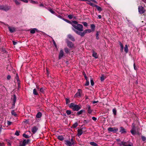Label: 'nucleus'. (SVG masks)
<instances>
[{
	"instance_id": "nucleus-1",
	"label": "nucleus",
	"mask_w": 146,
	"mask_h": 146,
	"mask_svg": "<svg viewBox=\"0 0 146 146\" xmlns=\"http://www.w3.org/2000/svg\"><path fill=\"white\" fill-rule=\"evenodd\" d=\"M73 24H72V25L73 27L72 30L75 32L74 30L81 32L83 31V26L81 24H78L77 21H73Z\"/></svg>"
},
{
	"instance_id": "nucleus-2",
	"label": "nucleus",
	"mask_w": 146,
	"mask_h": 146,
	"mask_svg": "<svg viewBox=\"0 0 146 146\" xmlns=\"http://www.w3.org/2000/svg\"><path fill=\"white\" fill-rule=\"evenodd\" d=\"M70 107L72 109V110L74 111H78L80 110L81 108V105H77L75 104L74 103H71L70 104Z\"/></svg>"
},
{
	"instance_id": "nucleus-3",
	"label": "nucleus",
	"mask_w": 146,
	"mask_h": 146,
	"mask_svg": "<svg viewBox=\"0 0 146 146\" xmlns=\"http://www.w3.org/2000/svg\"><path fill=\"white\" fill-rule=\"evenodd\" d=\"M75 32L78 35L81 36H84L87 33H90L92 32V31L90 29H87L84 30L83 32H79L74 30Z\"/></svg>"
},
{
	"instance_id": "nucleus-4",
	"label": "nucleus",
	"mask_w": 146,
	"mask_h": 146,
	"mask_svg": "<svg viewBox=\"0 0 146 146\" xmlns=\"http://www.w3.org/2000/svg\"><path fill=\"white\" fill-rule=\"evenodd\" d=\"M65 144L67 146H71L74 145V144L75 140L73 138H72L70 141L66 140L65 141Z\"/></svg>"
},
{
	"instance_id": "nucleus-5",
	"label": "nucleus",
	"mask_w": 146,
	"mask_h": 146,
	"mask_svg": "<svg viewBox=\"0 0 146 146\" xmlns=\"http://www.w3.org/2000/svg\"><path fill=\"white\" fill-rule=\"evenodd\" d=\"M118 144L121 146H133L132 143H130L128 142H125L122 141L119 143Z\"/></svg>"
},
{
	"instance_id": "nucleus-6",
	"label": "nucleus",
	"mask_w": 146,
	"mask_h": 146,
	"mask_svg": "<svg viewBox=\"0 0 146 146\" xmlns=\"http://www.w3.org/2000/svg\"><path fill=\"white\" fill-rule=\"evenodd\" d=\"M108 130L109 132H112L115 133L118 131V129L115 127H109L108 128Z\"/></svg>"
},
{
	"instance_id": "nucleus-7",
	"label": "nucleus",
	"mask_w": 146,
	"mask_h": 146,
	"mask_svg": "<svg viewBox=\"0 0 146 146\" xmlns=\"http://www.w3.org/2000/svg\"><path fill=\"white\" fill-rule=\"evenodd\" d=\"M30 141L29 139H27V140L24 139L22 144H20V146H25Z\"/></svg>"
},
{
	"instance_id": "nucleus-8",
	"label": "nucleus",
	"mask_w": 146,
	"mask_h": 146,
	"mask_svg": "<svg viewBox=\"0 0 146 146\" xmlns=\"http://www.w3.org/2000/svg\"><path fill=\"white\" fill-rule=\"evenodd\" d=\"M138 9L139 12L140 14H143L145 12L144 8L141 6H139Z\"/></svg>"
},
{
	"instance_id": "nucleus-9",
	"label": "nucleus",
	"mask_w": 146,
	"mask_h": 146,
	"mask_svg": "<svg viewBox=\"0 0 146 146\" xmlns=\"http://www.w3.org/2000/svg\"><path fill=\"white\" fill-rule=\"evenodd\" d=\"M82 92V90L80 89L78 90V92L74 95V97L78 98L81 96V94Z\"/></svg>"
},
{
	"instance_id": "nucleus-10",
	"label": "nucleus",
	"mask_w": 146,
	"mask_h": 146,
	"mask_svg": "<svg viewBox=\"0 0 146 146\" xmlns=\"http://www.w3.org/2000/svg\"><path fill=\"white\" fill-rule=\"evenodd\" d=\"M9 9L10 8L9 7L7 6H0V9L4 10L5 11H7L9 10Z\"/></svg>"
},
{
	"instance_id": "nucleus-11",
	"label": "nucleus",
	"mask_w": 146,
	"mask_h": 146,
	"mask_svg": "<svg viewBox=\"0 0 146 146\" xmlns=\"http://www.w3.org/2000/svg\"><path fill=\"white\" fill-rule=\"evenodd\" d=\"M86 107L88 113L90 114H91L92 111V110L91 109V107L88 105H87L86 106Z\"/></svg>"
},
{
	"instance_id": "nucleus-12",
	"label": "nucleus",
	"mask_w": 146,
	"mask_h": 146,
	"mask_svg": "<svg viewBox=\"0 0 146 146\" xmlns=\"http://www.w3.org/2000/svg\"><path fill=\"white\" fill-rule=\"evenodd\" d=\"M7 26H8L9 30L10 32L12 33L15 31V28L10 27L8 25H7Z\"/></svg>"
},
{
	"instance_id": "nucleus-13",
	"label": "nucleus",
	"mask_w": 146,
	"mask_h": 146,
	"mask_svg": "<svg viewBox=\"0 0 146 146\" xmlns=\"http://www.w3.org/2000/svg\"><path fill=\"white\" fill-rule=\"evenodd\" d=\"M64 56V52L62 50H61L60 52L58 58L59 59H60Z\"/></svg>"
},
{
	"instance_id": "nucleus-14",
	"label": "nucleus",
	"mask_w": 146,
	"mask_h": 146,
	"mask_svg": "<svg viewBox=\"0 0 146 146\" xmlns=\"http://www.w3.org/2000/svg\"><path fill=\"white\" fill-rule=\"evenodd\" d=\"M38 130V128L36 126H34L32 128L31 131L32 132L35 134Z\"/></svg>"
},
{
	"instance_id": "nucleus-15",
	"label": "nucleus",
	"mask_w": 146,
	"mask_h": 146,
	"mask_svg": "<svg viewBox=\"0 0 146 146\" xmlns=\"http://www.w3.org/2000/svg\"><path fill=\"white\" fill-rule=\"evenodd\" d=\"M68 46L70 48H73L74 46V44L72 42L70 41H68L67 42Z\"/></svg>"
},
{
	"instance_id": "nucleus-16",
	"label": "nucleus",
	"mask_w": 146,
	"mask_h": 146,
	"mask_svg": "<svg viewBox=\"0 0 146 146\" xmlns=\"http://www.w3.org/2000/svg\"><path fill=\"white\" fill-rule=\"evenodd\" d=\"M133 123L132 124V125H133ZM131 132L132 134L134 135L136 133L135 130V127L134 125H133V128L131 130Z\"/></svg>"
},
{
	"instance_id": "nucleus-17",
	"label": "nucleus",
	"mask_w": 146,
	"mask_h": 146,
	"mask_svg": "<svg viewBox=\"0 0 146 146\" xmlns=\"http://www.w3.org/2000/svg\"><path fill=\"white\" fill-rule=\"evenodd\" d=\"M77 135L78 136H80L83 133V131L82 129H78L77 130Z\"/></svg>"
},
{
	"instance_id": "nucleus-18",
	"label": "nucleus",
	"mask_w": 146,
	"mask_h": 146,
	"mask_svg": "<svg viewBox=\"0 0 146 146\" xmlns=\"http://www.w3.org/2000/svg\"><path fill=\"white\" fill-rule=\"evenodd\" d=\"M16 96L15 95H13V107H14L15 106V103L16 102Z\"/></svg>"
},
{
	"instance_id": "nucleus-19",
	"label": "nucleus",
	"mask_w": 146,
	"mask_h": 146,
	"mask_svg": "<svg viewBox=\"0 0 146 146\" xmlns=\"http://www.w3.org/2000/svg\"><path fill=\"white\" fill-rule=\"evenodd\" d=\"M120 130L119 132L121 133H126V131L125 130L123 127H120Z\"/></svg>"
},
{
	"instance_id": "nucleus-20",
	"label": "nucleus",
	"mask_w": 146,
	"mask_h": 146,
	"mask_svg": "<svg viewBox=\"0 0 146 146\" xmlns=\"http://www.w3.org/2000/svg\"><path fill=\"white\" fill-rule=\"evenodd\" d=\"M90 28H91V30L92 32H94L95 31V26L94 25L92 24L90 25Z\"/></svg>"
},
{
	"instance_id": "nucleus-21",
	"label": "nucleus",
	"mask_w": 146,
	"mask_h": 146,
	"mask_svg": "<svg viewBox=\"0 0 146 146\" xmlns=\"http://www.w3.org/2000/svg\"><path fill=\"white\" fill-rule=\"evenodd\" d=\"M68 38L72 41H75V39L73 36L71 35H68Z\"/></svg>"
},
{
	"instance_id": "nucleus-22",
	"label": "nucleus",
	"mask_w": 146,
	"mask_h": 146,
	"mask_svg": "<svg viewBox=\"0 0 146 146\" xmlns=\"http://www.w3.org/2000/svg\"><path fill=\"white\" fill-rule=\"evenodd\" d=\"M23 136L26 138H28L31 136V135H29L27 134H26V133H24L23 134Z\"/></svg>"
},
{
	"instance_id": "nucleus-23",
	"label": "nucleus",
	"mask_w": 146,
	"mask_h": 146,
	"mask_svg": "<svg viewBox=\"0 0 146 146\" xmlns=\"http://www.w3.org/2000/svg\"><path fill=\"white\" fill-rule=\"evenodd\" d=\"M42 114L41 113L39 112H38L37 114H36V117L37 118H39L41 117L42 116Z\"/></svg>"
},
{
	"instance_id": "nucleus-24",
	"label": "nucleus",
	"mask_w": 146,
	"mask_h": 146,
	"mask_svg": "<svg viewBox=\"0 0 146 146\" xmlns=\"http://www.w3.org/2000/svg\"><path fill=\"white\" fill-rule=\"evenodd\" d=\"M58 139L60 141H62L64 139V137L62 135H59L57 137Z\"/></svg>"
},
{
	"instance_id": "nucleus-25",
	"label": "nucleus",
	"mask_w": 146,
	"mask_h": 146,
	"mask_svg": "<svg viewBox=\"0 0 146 146\" xmlns=\"http://www.w3.org/2000/svg\"><path fill=\"white\" fill-rule=\"evenodd\" d=\"M37 29L36 28H34L31 30L30 33L32 34H34L35 33V31H37Z\"/></svg>"
},
{
	"instance_id": "nucleus-26",
	"label": "nucleus",
	"mask_w": 146,
	"mask_h": 146,
	"mask_svg": "<svg viewBox=\"0 0 146 146\" xmlns=\"http://www.w3.org/2000/svg\"><path fill=\"white\" fill-rule=\"evenodd\" d=\"M92 56L95 58H97L98 57L97 53L95 52L94 51H93Z\"/></svg>"
},
{
	"instance_id": "nucleus-27",
	"label": "nucleus",
	"mask_w": 146,
	"mask_h": 146,
	"mask_svg": "<svg viewBox=\"0 0 146 146\" xmlns=\"http://www.w3.org/2000/svg\"><path fill=\"white\" fill-rule=\"evenodd\" d=\"M124 51L126 53H127L128 51V49L127 46V44H126L125 45V47H124Z\"/></svg>"
},
{
	"instance_id": "nucleus-28",
	"label": "nucleus",
	"mask_w": 146,
	"mask_h": 146,
	"mask_svg": "<svg viewBox=\"0 0 146 146\" xmlns=\"http://www.w3.org/2000/svg\"><path fill=\"white\" fill-rule=\"evenodd\" d=\"M45 90V88H41L40 90V92L42 93H44V91Z\"/></svg>"
},
{
	"instance_id": "nucleus-29",
	"label": "nucleus",
	"mask_w": 146,
	"mask_h": 146,
	"mask_svg": "<svg viewBox=\"0 0 146 146\" xmlns=\"http://www.w3.org/2000/svg\"><path fill=\"white\" fill-rule=\"evenodd\" d=\"M62 19L64 21L66 22H67L69 23L71 25H72V24H73V21L72 22H71L69 21V20L66 19L64 18H62Z\"/></svg>"
},
{
	"instance_id": "nucleus-30",
	"label": "nucleus",
	"mask_w": 146,
	"mask_h": 146,
	"mask_svg": "<svg viewBox=\"0 0 146 146\" xmlns=\"http://www.w3.org/2000/svg\"><path fill=\"white\" fill-rule=\"evenodd\" d=\"M90 144L93 146H98L97 144L94 142H90Z\"/></svg>"
},
{
	"instance_id": "nucleus-31",
	"label": "nucleus",
	"mask_w": 146,
	"mask_h": 146,
	"mask_svg": "<svg viewBox=\"0 0 146 146\" xmlns=\"http://www.w3.org/2000/svg\"><path fill=\"white\" fill-rule=\"evenodd\" d=\"M95 7H96L97 10L100 11H101L102 10L101 7L96 5L95 6Z\"/></svg>"
},
{
	"instance_id": "nucleus-32",
	"label": "nucleus",
	"mask_w": 146,
	"mask_h": 146,
	"mask_svg": "<svg viewBox=\"0 0 146 146\" xmlns=\"http://www.w3.org/2000/svg\"><path fill=\"white\" fill-rule=\"evenodd\" d=\"M78 125V123L77 122H76L72 126V127L74 128H76Z\"/></svg>"
},
{
	"instance_id": "nucleus-33",
	"label": "nucleus",
	"mask_w": 146,
	"mask_h": 146,
	"mask_svg": "<svg viewBox=\"0 0 146 146\" xmlns=\"http://www.w3.org/2000/svg\"><path fill=\"white\" fill-rule=\"evenodd\" d=\"M84 111H85L84 110H80V111L78 112L77 113V114L78 115H79L81 114L83 112H84Z\"/></svg>"
},
{
	"instance_id": "nucleus-34",
	"label": "nucleus",
	"mask_w": 146,
	"mask_h": 146,
	"mask_svg": "<svg viewBox=\"0 0 146 146\" xmlns=\"http://www.w3.org/2000/svg\"><path fill=\"white\" fill-rule=\"evenodd\" d=\"M119 44L121 48V52H122L123 49V46L122 44L120 42Z\"/></svg>"
},
{
	"instance_id": "nucleus-35",
	"label": "nucleus",
	"mask_w": 146,
	"mask_h": 146,
	"mask_svg": "<svg viewBox=\"0 0 146 146\" xmlns=\"http://www.w3.org/2000/svg\"><path fill=\"white\" fill-rule=\"evenodd\" d=\"M99 32L98 31H97L96 32V38L98 40L99 39Z\"/></svg>"
},
{
	"instance_id": "nucleus-36",
	"label": "nucleus",
	"mask_w": 146,
	"mask_h": 146,
	"mask_svg": "<svg viewBox=\"0 0 146 146\" xmlns=\"http://www.w3.org/2000/svg\"><path fill=\"white\" fill-rule=\"evenodd\" d=\"M90 83H91V85L92 86H93L94 85V81L93 80L92 78L91 77H90Z\"/></svg>"
},
{
	"instance_id": "nucleus-37",
	"label": "nucleus",
	"mask_w": 146,
	"mask_h": 146,
	"mask_svg": "<svg viewBox=\"0 0 146 146\" xmlns=\"http://www.w3.org/2000/svg\"><path fill=\"white\" fill-rule=\"evenodd\" d=\"M33 93L35 95H37L38 93L37 92L36 90L35 89H34L33 90Z\"/></svg>"
},
{
	"instance_id": "nucleus-38",
	"label": "nucleus",
	"mask_w": 146,
	"mask_h": 146,
	"mask_svg": "<svg viewBox=\"0 0 146 146\" xmlns=\"http://www.w3.org/2000/svg\"><path fill=\"white\" fill-rule=\"evenodd\" d=\"M112 111H113V114L115 115H116L117 111H116V109L115 108L113 109L112 110Z\"/></svg>"
},
{
	"instance_id": "nucleus-39",
	"label": "nucleus",
	"mask_w": 146,
	"mask_h": 146,
	"mask_svg": "<svg viewBox=\"0 0 146 146\" xmlns=\"http://www.w3.org/2000/svg\"><path fill=\"white\" fill-rule=\"evenodd\" d=\"M105 78H104V75H102V76L100 77V80L102 82L104 81Z\"/></svg>"
},
{
	"instance_id": "nucleus-40",
	"label": "nucleus",
	"mask_w": 146,
	"mask_h": 146,
	"mask_svg": "<svg viewBox=\"0 0 146 146\" xmlns=\"http://www.w3.org/2000/svg\"><path fill=\"white\" fill-rule=\"evenodd\" d=\"M48 10L52 13L53 14H54L55 13V12L53 11V10L51 9H48Z\"/></svg>"
},
{
	"instance_id": "nucleus-41",
	"label": "nucleus",
	"mask_w": 146,
	"mask_h": 146,
	"mask_svg": "<svg viewBox=\"0 0 146 146\" xmlns=\"http://www.w3.org/2000/svg\"><path fill=\"white\" fill-rule=\"evenodd\" d=\"M88 4L92 6H93V7H95V6L96 5H95V4H93V3H90V2L88 3Z\"/></svg>"
},
{
	"instance_id": "nucleus-42",
	"label": "nucleus",
	"mask_w": 146,
	"mask_h": 146,
	"mask_svg": "<svg viewBox=\"0 0 146 146\" xmlns=\"http://www.w3.org/2000/svg\"><path fill=\"white\" fill-rule=\"evenodd\" d=\"M64 50H65V52L67 53H68L69 52V50L67 48H64Z\"/></svg>"
},
{
	"instance_id": "nucleus-43",
	"label": "nucleus",
	"mask_w": 146,
	"mask_h": 146,
	"mask_svg": "<svg viewBox=\"0 0 146 146\" xmlns=\"http://www.w3.org/2000/svg\"><path fill=\"white\" fill-rule=\"evenodd\" d=\"M66 104H68V103L70 102V101L69 100V99L66 98Z\"/></svg>"
},
{
	"instance_id": "nucleus-44",
	"label": "nucleus",
	"mask_w": 146,
	"mask_h": 146,
	"mask_svg": "<svg viewBox=\"0 0 146 146\" xmlns=\"http://www.w3.org/2000/svg\"><path fill=\"white\" fill-rule=\"evenodd\" d=\"M11 114L15 116H16L17 115V114L15 112L14 110H13L11 112Z\"/></svg>"
},
{
	"instance_id": "nucleus-45",
	"label": "nucleus",
	"mask_w": 146,
	"mask_h": 146,
	"mask_svg": "<svg viewBox=\"0 0 146 146\" xmlns=\"http://www.w3.org/2000/svg\"><path fill=\"white\" fill-rule=\"evenodd\" d=\"M14 1L17 5H19L20 4V3L17 0H15Z\"/></svg>"
},
{
	"instance_id": "nucleus-46",
	"label": "nucleus",
	"mask_w": 146,
	"mask_h": 146,
	"mask_svg": "<svg viewBox=\"0 0 146 146\" xmlns=\"http://www.w3.org/2000/svg\"><path fill=\"white\" fill-rule=\"evenodd\" d=\"M66 113L68 115H69L71 114V112L70 110H67L66 111Z\"/></svg>"
},
{
	"instance_id": "nucleus-47",
	"label": "nucleus",
	"mask_w": 146,
	"mask_h": 146,
	"mask_svg": "<svg viewBox=\"0 0 146 146\" xmlns=\"http://www.w3.org/2000/svg\"><path fill=\"white\" fill-rule=\"evenodd\" d=\"M86 1H87L88 2H90V1H92L95 3H97L96 1L95 0H86Z\"/></svg>"
},
{
	"instance_id": "nucleus-48",
	"label": "nucleus",
	"mask_w": 146,
	"mask_h": 146,
	"mask_svg": "<svg viewBox=\"0 0 146 146\" xmlns=\"http://www.w3.org/2000/svg\"><path fill=\"white\" fill-rule=\"evenodd\" d=\"M86 83L85 84V85L86 86H88L89 85V82L88 81V80H86Z\"/></svg>"
},
{
	"instance_id": "nucleus-49",
	"label": "nucleus",
	"mask_w": 146,
	"mask_h": 146,
	"mask_svg": "<svg viewBox=\"0 0 146 146\" xmlns=\"http://www.w3.org/2000/svg\"><path fill=\"white\" fill-rule=\"evenodd\" d=\"M7 124L8 125H11L12 124V122H11V121H7Z\"/></svg>"
},
{
	"instance_id": "nucleus-50",
	"label": "nucleus",
	"mask_w": 146,
	"mask_h": 146,
	"mask_svg": "<svg viewBox=\"0 0 146 146\" xmlns=\"http://www.w3.org/2000/svg\"><path fill=\"white\" fill-rule=\"evenodd\" d=\"M15 135L17 136L19 135V131H17L15 133Z\"/></svg>"
},
{
	"instance_id": "nucleus-51",
	"label": "nucleus",
	"mask_w": 146,
	"mask_h": 146,
	"mask_svg": "<svg viewBox=\"0 0 146 146\" xmlns=\"http://www.w3.org/2000/svg\"><path fill=\"white\" fill-rule=\"evenodd\" d=\"M82 23L86 27H87L88 26L87 23L86 22H83Z\"/></svg>"
},
{
	"instance_id": "nucleus-52",
	"label": "nucleus",
	"mask_w": 146,
	"mask_h": 146,
	"mask_svg": "<svg viewBox=\"0 0 146 146\" xmlns=\"http://www.w3.org/2000/svg\"><path fill=\"white\" fill-rule=\"evenodd\" d=\"M84 76V77L86 79V80H88V78L87 77L85 73H84L83 74Z\"/></svg>"
},
{
	"instance_id": "nucleus-53",
	"label": "nucleus",
	"mask_w": 146,
	"mask_h": 146,
	"mask_svg": "<svg viewBox=\"0 0 146 146\" xmlns=\"http://www.w3.org/2000/svg\"><path fill=\"white\" fill-rule=\"evenodd\" d=\"M142 139L143 141H145L146 140V138L145 137L143 136H142Z\"/></svg>"
},
{
	"instance_id": "nucleus-54",
	"label": "nucleus",
	"mask_w": 146,
	"mask_h": 146,
	"mask_svg": "<svg viewBox=\"0 0 146 146\" xmlns=\"http://www.w3.org/2000/svg\"><path fill=\"white\" fill-rule=\"evenodd\" d=\"M16 79L17 82L19 83V79L17 74V76L16 78Z\"/></svg>"
},
{
	"instance_id": "nucleus-55",
	"label": "nucleus",
	"mask_w": 146,
	"mask_h": 146,
	"mask_svg": "<svg viewBox=\"0 0 146 146\" xmlns=\"http://www.w3.org/2000/svg\"><path fill=\"white\" fill-rule=\"evenodd\" d=\"M68 17L70 19H71L72 18V16L71 15H69L68 16Z\"/></svg>"
},
{
	"instance_id": "nucleus-56",
	"label": "nucleus",
	"mask_w": 146,
	"mask_h": 146,
	"mask_svg": "<svg viewBox=\"0 0 146 146\" xmlns=\"http://www.w3.org/2000/svg\"><path fill=\"white\" fill-rule=\"evenodd\" d=\"M21 1L27 3L28 2V0H20Z\"/></svg>"
},
{
	"instance_id": "nucleus-57",
	"label": "nucleus",
	"mask_w": 146,
	"mask_h": 146,
	"mask_svg": "<svg viewBox=\"0 0 146 146\" xmlns=\"http://www.w3.org/2000/svg\"><path fill=\"white\" fill-rule=\"evenodd\" d=\"M92 119L94 121H96L97 120V118L95 117H92Z\"/></svg>"
},
{
	"instance_id": "nucleus-58",
	"label": "nucleus",
	"mask_w": 146,
	"mask_h": 146,
	"mask_svg": "<svg viewBox=\"0 0 146 146\" xmlns=\"http://www.w3.org/2000/svg\"><path fill=\"white\" fill-rule=\"evenodd\" d=\"M11 78V76L10 75H8L7 77V79L8 80H9Z\"/></svg>"
},
{
	"instance_id": "nucleus-59",
	"label": "nucleus",
	"mask_w": 146,
	"mask_h": 146,
	"mask_svg": "<svg viewBox=\"0 0 146 146\" xmlns=\"http://www.w3.org/2000/svg\"><path fill=\"white\" fill-rule=\"evenodd\" d=\"M30 2L31 3H32L33 4H35L36 3V2L34 1H30Z\"/></svg>"
},
{
	"instance_id": "nucleus-60",
	"label": "nucleus",
	"mask_w": 146,
	"mask_h": 146,
	"mask_svg": "<svg viewBox=\"0 0 146 146\" xmlns=\"http://www.w3.org/2000/svg\"><path fill=\"white\" fill-rule=\"evenodd\" d=\"M4 145L3 143H0V146H4Z\"/></svg>"
},
{
	"instance_id": "nucleus-61",
	"label": "nucleus",
	"mask_w": 146,
	"mask_h": 146,
	"mask_svg": "<svg viewBox=\"0 0 146 146\" xmlns=\"http://www.w3.org/2000/svg\"><path fill=\"white\" fill-rule=\"evenodd\" d=\"M134 69L135 70H137V68L136 67V66H135V64L134 63Z\"/></svg>"
},
{
	"instance_id": "nucleus-62",
	"label": "nucleus",
	"mask_w": 146,
	"mask_h": 146,
	"mask_svg": "<svg viewBox=\"0 0 146 146\" xmlns=\"http://www.w3.org/2000/svg\"><path fill=\"white\" fill-rule=\"evenodd\" d=\"M13 44L14 45H15V44H16L17 42H15L14 41H13Z\"/></svg>"
},
{
	"instance_id": "nucleus-63",
	"label": "nucleus",
	"mask_w": 146,
	"mask_h": 146,
	"mask_svg": "<svg viewBox=\"0 0 146 146\" xmlns=\"http://www.w3.org/2000/svg\"><path fill=\"white\" fill-rule=\"evenodd\" d=\"M98 102V101H94L92 102V103L93 104H95L96 103H97V102Z\"/></svg>"
},
{
	"instance_id": "nucleus-64",
	"label": "nucleus",
	"mask_w": 146,
	"mask_h": 146,
	"mask_svg": "<svg viewBox=\"0 0 146 146\" xmlns=\"http://www.w3.org/2000/svg\"><path fill=\"white\" fill-rule=\"evenodd\" d=\"M98 18H99V19H100L101 18V15H98Z\"/></svg>"
}]
</instances>
